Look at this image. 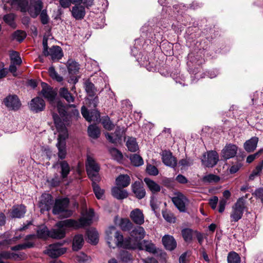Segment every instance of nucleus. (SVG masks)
<instances>
[{"label": "nucleus", "mask_w": 263, "mask_h": 263, "mask_svg": "<svg viewBox=\"0 0 263 263\" xmlns=\"http://www.w3.org/2000/svg\"><path fill=\"white\" fill-rule=\"evenodd\" d=\"M94 216L95 212L92 209L90 208L88 211L84 208L81 211V217L78 220L68 219L57 222L55 224L57 228L50 230V237L62 239L65 236L67 228L76 230L90 226L92 223Z\"/></svg>", "instance_id": "f257e3e1"}, {"label": "nucleus", "mask_w": 263, "mask_h": 263, "mask_svg": "<svg viewBox=\"0 0 263 263\" xmlns=\"http://www.w3.org/2000/svg\"><path fill=\"white\" fill-rule=\"evenodd\" d=\"M41 85L42 87L41 93L43 96L49 102L52 107L54 108H57L59 114V115H58L61 121L66 123H68L70 116L67 114L66 106L61 101L55 100L57 95V91L46 83L43 82Z\"/></svg>", "instance_id": "f03ea898"}, {"label": "nucleus", "mask_w": 263, "mask_h": 263, "mask_svg": "<svg viewBox=\"0 0 263 263\" xmlns=\"http://www.w3.org/2000/svg\"><path fill=\"white\" fill-rule=\"evenodd\" d=\"M52 118L57 131L59 133L58 143L56 144L58 148V156L60 159H64L65 158L67 154L65 140L68 136L67 128L65 127L66 123L61 121L57 113H52ZM68 123L69 122L66 123V124Z\"/></svg>", "instance_id": "7ed1b4c3"}, {"label": "nucleus", "mask_w": 263, "mask_h": 263, "mask_svg": "<svg viewBox=\"0 0 263 263\" xmlns=\"http://www.w3.org/2000/svg\"><path fill=\"white\" fill-rule=\"evenodd\" d=\"M248 212V206L245 198H238L232 206L230 213L231 222H237L242 217L245 212Z\"/></svg>", "instance_id": "20e7f679"}, {"label": "nucleus", "mask_w": 263, "mask_h": 263, "mask_svg": "<svg viewBox=\"0 0 263 263\" xmlns=\"http://www.w3.org/2000/svg\"><path fill=\"white\" fill-rule=\"evenodd\" d=\"M86 168L87 175L92 182L99 181V172L100 171V166L93 158L90 156H87Z\"/></svg>", "instance_id": "39448f33"}, {"label": "nucleus", "mask_w": 263, "mask_h": 263, "mask_svg": "<svg viewBox=\"0 0 263 263\" xmlns=\"http://www.w3.org/2000/svg\"><path fill=\"white\" fill-rule=\"evenodd\" d=\"M114 238L115 241V245L112 244L111 248L118 247L127 249H135L136 245L134 242H132V239L129 237L124 239L123 235L119 231Z\"/></svg>", "instance_id": "423d86ee"}, {"label": "nucleus", "mask_w": 263, "mask_h": 263, "mask_svg": "<svg viewBox=\"0 0 263 263\" xmlns=\"http://www.w3.org/2000/svg\"><path fill=\"white\" fill-rule=\"evenodd\" d=\"M219 160L218 153L214 151L207 152V155L204 154L201 162L203 165L208 167H213L217 163Z\"/></svg>", "instance_id": "0eeeda50"}, {"label": "nucleus", "mask_w": 263, "mask_h": 263, "mask_svg": "<svg viewBox=\"0 0 263 263\" xmlns=\"http://www.w3.org/2000/svg\"><path fill=\"white\" fill-rule=\"evenodd\" d=\"M3 103L9 110L16 111L21 106V102L18 97L15 95H9L3 100Z\"/></svg>", "instance_id": "6e6552de"}, {"label": "nucleus", "mask_w": 263, "mask_h": 263, "mask_svg": "<svg viewBox=\"0 0 263 263\" xmlns=\"http://www.w3.org/2000/svg\"><path fill=\"white\" fill-rule=\"evenodd\" d=\"M43 0H29L28 12L33 18H36L43 10Z\"/></svg>", "instance_id": "1a4fd4ad"}, {"label": "nucleus", "mask_w": 263, "mask_h": 263, "mask_svg": "<svg viewBox=\"0 0 263 263\" xmlns=\"http://www.w3.org/2000/svg\"><path fill=\"white\" fill-rule=\"evenodd\" d=\"M62 245L61 243L51 244L48 246L45 253L52 258H57L66 252V248L61 247Z\"/></svg>", "instance_id": "9d476101"}, {"label": "nucleus", "mask_w": 263, "mask_h": 263, "mask_svg": "<svg viewBox=\"0 0 263 263\" xmlns=\"http://www.w3.org/2000/svg\"><path fill=\"white\" fill-rule=\"evenodd\" d=\"M134 243L136 245L135 249H138L140 250H145L152 254H155L157 252L155 245L152 243L151 241L144 240L140 242L136 241H134Z\"/></svg>", "instance_id": "9b49d317"}, {"label": "nucleus", "mask_w": 263, "mask_h": 263, "mask_svg": "<svg viewBox=\"0 0 263 263\" xmlns=\"http://www.w3.org/2000/svg\"><path fill=\"white\" fill-rule=\"evenodd\" d=\"M29 106L32 111L37 113L45 109V102L41 98L36 97L31 100Z\"/></svg>", "instance_id": "f8f14e48"}, {"label": "nucleus", "mask_w": 263, "mask_h": 263, "mask_svg": "<svg viewBox=\"0 0 263 263\" xmlns=\"http://www.w3.org/2000/svg\"><path fill=\"white\" fill-rule=\"evenodd\" d=\"M124 134L123 129L117 126L114 133H106L105 135L106 139L111 143L117 144L120 143Z\"/></svg>", "instance_id": "ddd939ff"}, {"label": "nucleus", "mask_w": 263, "mask_h": 263, "mask_svg": "<svg viewBox=\"0 0 263 263\" xmlns=\"http://www.w3.org/2000/svg\"><path fill=\"white\" fill-rule=\"evenodd\" d=\"M68 198H57L53 208L54 214H60L66 210L68 203Z\"/></svg>", "instance_id": "4468645a"}, {"label": "nucleus", "mask_w": 263, "mask_h": 263, "mask_svg": "<svg viewBox=\"0 0 263 263\" xmlns=\"http://www.w3.org/2000/svg\"><path fill=\"white\" fill-rule=\"evenodd\" d=\"M81 113L83 117L88 122L98 121L100 119L99 112L97 110H93L89 112L85 106L81 108Z\"/></svg>", "instance_id": "2eb2a0df"}, {"label": "nucleus", "mask_w": 263, "mask_h": 263, "mask_svg": "<svg viewBox=\"0 0 263 263\" xmlns=\"http://www.w3.org/2000/svg\"><path fill=\"white\" fill-rule=\"evenodd\" d=\"M161 156L162 162L165 165L173 168L177 165V160L172 156L171 152L164 151L162 152Z\"/></svg>", "instance_id": "dca6fc26"}, {"label": "nucleus", "mask_w": 263, "mask_h": 263, "mask_svg": "<svg viewBox=\"0 0 263 263\" xmlns=\"http://www.w3.org/2000/svg\"><path fill=\"white\" fill-rule=\"evenodd\" d=\"M237 147L232 144H227L222 151V156L224 159L235 157L237 154Z\"/></svg>", "instance_id": "f3484780"}, {"label": "nucleus", "mask_w": 263, "mask_h": 263, "mask_svg": "<svg viewBox=\"0 0 263 263\" xmlns=\"http://www.w3.org/2000/svg\"><path fill=\"white\" fill-rule=\"evenodd\" d=\"M145 235V232L144 228L142 227H137L135 228L130 232V237L132 239V242L137 241L140 242V240L143 239Z\"/></svg>", "instance_id": "a211bd4d"}, {"label": "nucleus", "mask_w": 263, "mask_h": 263, "mask_svg": "<svg viewBox=\"0 0 263 263\" xmlns=\"http://www.w3.org/2000/svg\"><path fill=\"white\" fill-rule=\"evenodd\" d=\"M48 53L47 56H50L53 61L59 60L63 56L62 49L59 46H53L49 48Z\"/></svg>", "instance_id": "6ab92c4d"}, {"label": "nucleus", "mask_w": 263, "mask_h": 263, "mask_svg": "<svg viewBox=\"0 0 263 263\" xmlns=\"http://www.w3.org/2000/svg\"><path fill=\"white\" fill-rule=\"evenodd\" d=\"M162 241L164 247L168 250L172 251L176 248L177 242L174 238L171 235H164Z\"/></svg>", "instance_id": "aec40b11"}, {"label": "nucleus", "mask_w": 263, "mask_h": 263, "mask_svg": "<svg viewBox=\"0 0 263 263\" xmlns=\"http://www.w3.org/2000/svg\"><path fill=\"white\" fill-rule=\"evenodd\" d=\"M130 217L136 224L141 225L144 223V217L141 210L136 209L130 212Z\"/></svg>", "instance_id": "412c9836"}, {"label": "nucleus", "mask_w": 263, "mask_h": 263, "mask_svg": "<svg viewBox=\"0 0 263 263\" xmlns=\"http://www.w3.org/2000/svg\"><path fill=\"white\" fill-rule=\"evenodd\" d=\"M85 7L81 5H75L72 8V16L78 20H82L85 15Z\"/></svg>", "instance_id": "4be33fe9"}, {"label": "nucleus", "mask_w": 263, "mask_h": 263, "mask_svg": "<svg viewBox=\"0 0 263 263\" xmlns=\"http://www.w3.org/2000/svg\"><path fill=\"white\" fill-rule=\"evenodd\" d=\"M115 182L117 186L126 187L129 185L130 178L127 174H121L116 178Z\"/></svg>", "instance_id": "5701e85b"}, {"label": "nucleus", "mask_w": 263, "mask_h": 263, "mask_svg": "<svg viewBox=\"0 0 263 263\" xmlns=\"http://www.w3.org/2000/svg\"><path fill=\"white\" fill-rule=\"evenodd\" d=\"M124 188L117 185L113 186L111 189V195L114 197H127L128 193Z\"/></svg>", "instance_id": "b1692460"}, {"label": "nucleus", "mask_w": 263, "mask_h": 263, "mask_svg": "<svg viewBox=\"0 0 263 263\" xmlns=\"http://www.w3.org/2000/svg\"><path fill=\"white\" fill-rule=\"evenodd\" d=\"M258 142V138L253 137L244 143V148L248 152H253L256 148Z\"/></svg>", "instance_id": "393cba45"}, {"label": "nucleus", "mask_w": 263, "mask_h": 263, "mask_svg": "<svg viewBox=\"0 0 263 263\" xmlns=\"http://www.w3.org/2000/svg\"><path fill=\"white\" fill-rule=\"evenodd\" d=\"M133 192L135 194L137 197H144L145 191L139 181H136L132 185Z\"/></svg>", "instance_id": "a878e982"}, {"label": "nucleus", "mask_w": 263, "mask_h": 263, "mask_svg": "<svg viewBox=\"0 0 263 263\" xmlns=\"http://www.w3.org/2000/svg\"><path fill=\"white\" fill-rule=\"evenodd\" d=\"M84 238L82 234L76 235L73 239L72 249L74 251H78L81 249L84 244Z\"/></svg>", "instance_id": "bb28decb"}, {"label": "nucleus", "mask_w": 263, "mask_h": 263, "mask_svg": "<svg viewBox=\"0 0 263 263\" xmlns=\"http://www.w3.org/2000/svg\"><path fill=\"white\" fill-rule=\"evenodd\" d=\"M60 96L64 99L68 103H72L74 101V97L65 87H62L59 90Z\"/></svg>", "instance_id": "cd10ccee"}, {"label": "nucleus", "mask_w": 263, "mask_h": 263, "mask_svg": "<svg viewBox=\"0 0 263 263\" xmlns=\"http://www.w3.org/2000/svg\"><path fill=\"white\" fill-rule=\"evenodd\" d=\"M85 90L89 97H93L97 92L95 85L89 80H87L84 83Z\"/></svg>", "instance_id": "c85d7f7f"}, {"label": "nucleus", "mask_w": 263, "mask_h": 263, "mask_svg": "<svg viewBox=\"0 0 263 263\" xmlns=\"http://www.w3.org/2000/svg\"><path fill=\"white\" fill-rule=\"evenodd\" d=\"M118 232V231H117L116 228L114 226L109 227L108 228V229L106 231V239L107 240L108 246L110 248L112 247V241L113 240L114 237L116 235V233H117Z\"/></svg>", "instance_id": "c756f323"}, {"label": "nucleus", "mask_w": 263, "mask_h": 263, "mask_svg": "<svg viewBox=\"0 0 263 263\" xmlns=\"http://www.w3.org/2000/svg\"><path fill=\"white\" fill-rule=\"evenodd\" d=\"M144 181L153 193H157L160 191V186L149 178H145Z\"/></svg>", "instance_id": "7c9ffc66"}, {"label": "nucleus", "mask_w": 263, "mask_h": 263, "mask_svg": "<svg viewBox=\"0 0 263 263\" xmlns=\"http://www.w3.org/2000/svg\"><path fill=\"white\" fill-rule=\"evenodd\" d=\"M172 200L175 206L180 212L185 211L186 203L187 201V198H172Z\"/></svg>", "instance_id": "2f4dec72"}, {"label": "nucleus", "mask_w": 263, "mask_h": 263, "mask_svg": "<svg viewBox=\"0 0 263 263\" xmlns=\"http://www.w3.org/2000/svg\"><path fill=\"white\" fill-rule=\"evenodd\" d=\"M26 213V208L24 205L14 206L11 214L12 217L14 218H21Z\"/></svg>", "instance_id": "473e14b6"}, {"label": "nucleus", "mask_w": 263, "mask_h": 263, "mask_svg": "<svg viewBox=\"0 0 263 263\" xmlns=\"http://www.w3.org/2000/svg\"><path fill=\"white\" fill-rule=\"evenodd\" d=\"M88 241L92 244H96L98 241V233L95 229H90L87 231Z\"/></svg>", "instance_id": "72a5a7b5"}, {"label": "nucleus", "mask_w": 263, "mask_h": 263, "mask_svg": "<svg viewBox=\"0 0 263 263\" xmlns=\"http://www.w3.org/2000/svg\"><path fill=\"white\" fill-rule=\"evenodd\" d=\"M61 167V178L63 179L66 178L70 173V166L66 161H62L60 162Z\"/></svg>", "instance_id": "f704fd0d"}, {"label": "nucleus", "mask_w": 263, "mask_h": 263, "mask_svg": "<svg viewBox=\"0 0 263 263\" xmlns=\"http://www.w3.org/2000/svg\"><path fill=\"white\" fill-rule=\"evenodd\" d=\"M38 238L46 239L48 237H50V230L45 226H41L36 232Z\"/></svg>", "instance_id": "c9c22d12"}, {"label": "nucleus", "mask_w": 263, "mask_h": 263, "mask_svg": "<svg viewBox=\"0 0 263 263\" xmlns=\"http://www.w3.org/2000/svg\"><path fill=\"white\" fill-rule=\"evenodd\" d=\"M88 134L93 139L98 138L100 135V130L96 125H90L88 127Z\"/></svg>", "instance_id": "e433bc0d"}, {"label": "nucleus", "mask_w": 263, "mask_h": 263, "mask_svg": "<svg viewBox=\"0 0 263 263\" xmlns=\"http://www.w3.org/2000/svg\"><path fill=\"white\" fill-rule=\"evenodd\" d=\"M68 71L71 74H76L80 69L79 64L74 61L69 60L67 61Z\"/></svg>", "instance_id": "4c0bfd02"}, {"label": "nucleus", "mask_w": 263, "mask_h": 263, "mask_svg": "<svg viewBox=\"0 0 263 263\" xmlns=\"http://www.w3.org/2000/svg\"><path fill=\"white\" fill-rule=\"evenodd\" d=\"M13 4H17L21 8L22 12H25L28 11L29 7L27 0H11Z\"/></svg>", "instance_id": "58836bf2"}, {"label": "nucleus", "mask_w": 263, "mask_h": 263, "mask_svg": "<svg viewBox=\"0 0 263 263\" xmlns=\"http://www.w3.org/2000/svg\"><path fill=\"white\" fill-rule=\"evenodd\" d=\"M63 179L57 174H55L54 177L51 179H48L47 182L48 185L52 187L58 186L62 182Z\"/></svg>", "instance_id": "ea45409f"}, {"label": "nucleus", "mask_w": 263, "mask_h": 263, "mask_svg": "<svg viewBox=\"0 0 263 263\" xmlns=\"http://www.w3.org/2000/svg\"><path fill=\"white\" fill-rule=\"evenodd\" d=\"M263 169V160L260 161L253 170L252 173L249 176L250 180H253L254 177L260 175Z\"/></svg>", "instance_id": "a19ab883"}, {"label": "nucleus", "mask_w": 263, "mask_h": 263, "mask_svg": "<svg viewBox=\"0 0 263 263\" xmlns=\"http://www.w3.org/2000/svg\"><path fill=\"white\" fill-rule=\"evenodd\" d=\"M126 146L128 150L130 152H135L138 148L136 139L134 138H129L128 139L126 142Z\"/></svg>", "instance_id": "79ce46f5"}, {"label": "nucleus", "mask_w": 263, "mask_h": 263, "mask_svg": "<svg viewBox=\"0 0 263 263\" xmlns=\"http://www.w3.org/2000/svg\"><path fill=\"white\" fill-rule=\"evenodd\" d=\"M130 160L132 163L135 166H139L143 164V160L142 157L136 154L130 156Z\"/></svg>", "instance_id": "37998d69"}, {"label": "nucleus", "mask_w": 263, "mask_h": 263, "mask_svg": "<svg viewBox=\"0 0 263 263\" xmlns=\"http://www.w3.org/2000/svg\"><path fill=\"white\" fill-rule=\"evenodd\" d=\"M48 72L50 77L54 80L61 82L63 80L62 76H60L55 71L53 66H50L48 69Z\"/></svg>", "instance_id": "c03bdc74"}, {"label": "nucleus", "mask_w": 263, "mask_h": 263, "mask_svg": "<svg viewBox=\"0 0 263 263\" xmlns=\"http://www.w3.org/2000/svg\"><path fill=\"white\" fill-rule=\"evenodd\" d=\"M15 15L13 13L5 15L3 17L4 22L12 28H15L16 25L14 23Z\"/></svg>", "instance_id": "a18cd8bd"}, {"label": "nucleus", "mask_w": 263, "mask_h": 263, "mask_svg": "<svg viewBox=\"0 0 263 263\" xmlns=\"http://www.w3.org/2000/svg\"><path fill=\"white\" fill-rule=\"evenodd\" d=\"M182 237L186 242H190L192 240L193 231L188 228L184 229L181 231Z\"/></svg>", "instance_id": "49530a36"}, {"label": "nucleus", "mask_w": 263, "mask_h": 263, "mask_svg": "<svg viewBox=\"0 0 263 263\" xmlns=\"http://www.w3.org/2000/svg\"><path fill=\"white\" fill-rule=\"evenodd\" d=\"M102 124L104 128L108 130H112L115 126L108 116L105 117L102 119Z\"/></svg>", "instance_id": "de8ad7c7"}, {"label": "nucleus", "mask_w": 263, "mask_h": 263, "mask_svg": "<svg viewBox=\"0 0 263 263\" xmlns=\"http://www.w3.org/2000/svg\"><path fill=\"white\" fill-rule=\"evenodd\" d=\"M11 63L16 64V65H21L22 60L20 57L18 52L13 51L10 54Z\"/></svg>", "instance_id": "09e8293b"}, {"label": "nucleus", "mask_w": 263, "mask_h": 263, "mask_svg": "<svg viewBox=\"0 0 263 263\" xmlns=\"http://www.w3.org/2000/svg\"><path fill=\"white\" fill-rule=\"evenodd\" d=\"M240 257L235 252H231L228 256V263H240Z\"/></svg>", "instance_id": "8fccbe9b"}, {"label": "nucleus", "mask_w": 263, "mask_h": 263, "mask_svg": "<svg viewBox=\"0 0 263 263\" xmlns=\"http://www.w3.org/2000/svg\"><path fill=\"white\" fill-rule=\"evenodd\" d=\"M26 34L24 31L21 30L15 31L12 35L13 39H15L19 42H22L26 37Z\"/></svg>", "instance_id": "3c124183"}, {"label": "nucleus", "mask_w": 263, "mask_h": 263, "mask_svg": "<svg viewBox=\"0 0 263 263\" xmlns=\"http://www.w3.org/2000/svg\"><path fill=\"white\" fill-rule=\"evenodd\" d=\"M33 246V243L32 242H28L26 243H24L23 244H20L15 246L11 247V249L13 251H18L24 250L26 248H30Z\"/></svg>", "instance_id": "603ef678"}, {"label": "nucleus", "mask_w": 263, "mask_h": 263, "mask_svg": "<svg viewBox=\"0 0 263 263\" xmlns=\"http://www.w3.org/2000/svg\"><path fill=\"white\" fill-rule=\"evenodd\" d=\"M120 258L125 263H130L133 260V256L127 251H123L120 253Z\"/></svg>", "instance_id": "864d4df0"}, {"label": "nucleus", "mask_w": 263, "mask_h": 263, "mask_svg": "<svg viewBox=\"0 0 263 263\" xmlns=\"http://www.w3.org/2000/svg\"><path fill=\"white\" fill-rule=\"evenodd\" d=\"M120 227L124 231L130 230L132 227V223L127 219H122L120 223Z\"/></svg>", "instance_id": "5fc2aeb1"}, {"label": "nucleus", "mask_w": 263, "mask_h": 263, "mask_svg": "<svg viewBox=\"0 0 263 263\" xmlns=\"http://www.w3.org/2000/svg\"><path fill=\"white\" fill-rule=\"evenodd\" d=\"M95 181L92 183L93 192L96 197H101L104 194V190L100 188V187L96 183Z\"/></svg>", "instance_id": "6e6d98bb"}, {"label": "nucleus", "mask_w": 263, "mask_h": 263, "mask_svg": "<svg viewBox=\"0 0 263 263\" xmlns=\"http://www.w3.org/2000/svg\"><path fill=\"white\" fill-rule=\"evenodd\" d=\"M146 173L151 176H157L159 174L158 168L152 164H147L146 168Z\"/></svg>", "instance_id": "4d7b16f0"}, {"label": "nucleus", "mask_w": 263, "mask_h": 263, "mask_svg": "<svg viewBox=\"0 0 263 263\" xmlns=\"http://www.w3.org/2000/svg\"><path fill=\"white\" fill-rule=\"evenodd\" d=\"M110 153L115 159L119 161L122 159V154L117 148H112L110 149Z\"/></svg>", "instance_id": "13d9d810"}, {"label": "nucleus", "mask_w": 263, "mask_h": 263, "mask_svg": "<svg viewBox=\"0 0 263 263\" xmlns=\"http://www.w3.org/2000/svg\"><path fill=\"white\" fill-rule=\"evenodd\" d=\"M219 180L218 176L213 174H209L203 177V181L207 182H217Z\"/></svg>", "instance_id": "bf43d9fd"}, {"label": "nucleus", "mask_w": 263, "mask_h": 263, "mask_svg": "<svg viewBox=\"0 0 263 263\" xmlns=\"http://www.w3.org/2000/svg\"><path fill=\"white\" fill-rule=\"evenodd\" d=\"M40 14L42 23L43 25L47 24L49 22V17L47 13V10L46 9H44L40 12Z\"/></svg>", "instance_id": "052dcab7"}, {"label": "nucleus", "mask_w": 263, "mask_h": 263, "mask_svg": "<svg viewBox=\"0 0 263 263\" xmlns=\"http://www.w3.org/2000/svg\"><path fill=\"white\" fill-rule=\"evenodd\" d=\"M162 215L163 218L169 222H174L175 221V218L173 214L169 212H163Z\"/></svg>", "instance_id": "680f3d73"}, {"label": "nucleus", "mask_w": 263, "mask_h": 263, "mask_svg": "<svg viewBox=\"0 0 263 263\" xmlns=\"http://www.w3.org/2000/svg\"><path fill=\"white\" fill-rule=\"evenodd\" d=\"M192 164L193 161L190 158L182 159L179 161V164L183 167L191 166Z\"/></svg>", "instance_id": "e2e57ef3"}, {"label": "nucleus", "mask_w": 263, "mask_h": 263, "mask_svg": "<svg viewBox=\"0 0 263 263\" xmlns=\"http://www.w3.org/2000/svg\"><path fill=\"white\" fill-rule=\"evenodd\" d=\"M227 199L228 198H222L219 201L218 209V211L219 213H222L224 211L225 209V206L228 203Z\"/></svg>", "instance_id": "0e129e2a"}, {"label": "nucleus", "mask_w": 263, "mask_h": 263, "mask_svg": "<svg viewBox=\"0 0 263 263\" xmlns=\"http://www.w3.org/2000/svg\"><path fill=\"white\" fill-rule=\"evenodd\" d=\"M43 53L45 57H47L48 47V40L46 38H44L43 40Z\"/></svg>", "instance_id": "69168bd1"}, {"label": "nucleus", "mask_w": 263, "mask_h": 263, "mask_svg": "<svg viewBox=\"0 0 263 263\" xmlns=\"http://www.w3.org/2000/svg\"><path fill=\"white\" fill-rule=\"evenodd\" d=\"M59 3L61 7L65 9L70 6L71 1L70 0H59Z\"/></svg>", "instance_id": "338daca9"}, {"label": "nucleus", "mask_w": 263, "mask_h": 263, "mask_svg": "<svg viewBox=\"0 0 263 263\" xmlns=\"http://www.w3.org/2000/svg\"><path fill=\"white\" fill-rule=\"evenodd\" d=\"M89 103L90 106H92L93 108H96L99 103V98L98 96H94L92 99H88Z\"/></svg>", "instance_id": "774afa93"}]
</instances>
